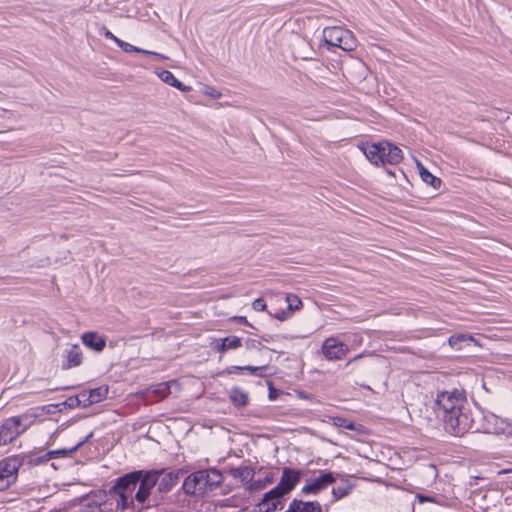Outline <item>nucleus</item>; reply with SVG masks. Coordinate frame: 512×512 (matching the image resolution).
I'll return each mask as SVG.
<instances>
[{
  "label": "nucleus",
  "mask_w": 512,
  "mask_h": 512,
  "mask_svg": "<svg viewBox=\"0 0 512 512\" xmlns=\"http://www.w3.org/2000/svg\"><path fill=\"white\" fill-rule=\"evenodd\" d=\"M466 398L457 390L442 391L437 394L435 409L445 424L447 432L462 435L471 429V419L464 411Z\"/></svg>",
  "instance_id": "f257e3e1"
},
{
  "label": "nucleus",
  "mask_w": 512,
  "mask_h": 512,
  "mask_svg": "<svg viewBox=\"0 0 512 512\" xmlns=\"http://www.w3.org/2000/svg\"><path fill=\"white\" fill-rule=\"evenodd\" d=\"M222 474L216 469L200 470L189 475L183 483V490L190 495H203L221 485Z\"/></svg>",
  "instance_id": "f03ea898"
},
{
  "label": "nucleus",
  "mask_w": 512,
  "mask_h": 512,
  "mask_svg": "<svg viewBox=\"0 0 512 512\" xmlns=\"http://www.w3.org/2000/svg\"><path fill=\"white\" fill-rule=\"evenodd\" d=\"M139 478H141V471L129 473L118 479L116 485L113 487V492L118 497L116 500L117 508L125 510L134 506Z\"/></svg>",
  "instance_id": "7ed1b4c3"
},
{
  "label": "nucleus",
  "mask_w": 512,
  "mask_h": 512,
  "mask_svg": "<svg viewBox=\"0 0 512 512\" xmlns=\"http://www.w3.org/2000/svg\"><path fill=\"white\" fill-rule=\"evenodd\" d=\"M32 422L33 417L27 414L6 419L0 426V447L14 441Z\"/></svg>",
  "instance_id": "20e7f679"
},
{
  "label": "nucleus",
  "mask_w": 512,
  "mask_h": 512,
  "mask_svg": "<svg viewBox=\"0 0 512 512\" xmlns=\"http://www.w3.org/2000/svg\"><path fill=\"white\" fill-rule=\"evenodd\" d=\"M325 42L344 51H352L357 46V40L353 33L341 26L327 27L323 30Z\"/></svg>",
  "instance_id": "39448f33"
},
{
  "label": "nucleus",
  "mask_w": 512,
  "mask_h": 512,
  "mask_svg": "<svg viewBox=\"0 0 512 512\" xmlns=\"http://www.w3.org/2000/svg\"><path fill=\"white\" fill-rule=\"evenodd\" d=\"M321 353L328 361L342 360L349 353V347L339 336H331L323 341Z\"/></svg>",
  "instance_id": "423d86ee"
},
{
  "label": "nucleus",
  "mask_w": 512,
  "mask_h": 512,
  "mask_svg": "<svg viewBox=\"0 0 512 512\" xmlns=\"http://www.w3.org/2000/svg\"><path fill=\"white\" fill-rule=\"evenodd\" d=\"M285 496L280 487L275 486L263 495L256 505V512H275L283 509Z\"/></svg>",
  "instance_id": "0eeeda50"
},
{
  "label": "nucleus",
  "mask_w": 512,
  "mask_h": 512,
  "mask_svg": "<svg viewBox=\"0 0 512 512\" xmlns=\"http://www.w3.org/2000/svg\"><path fill=\"white\" fill-rule=\"evenodd\" d=\"M159 479V472L150 471L142 472L141 478L137 484V491L135 493V500L138 504L143 505L151 494V491L157 485Z\"/></svg>",
  "instance_id": "6e6552de"
},
{
  "label": "nucleus",
  "mask_w": 512,
  "mask_h": 512,
  "mask_svg": "<svg viewBox=\"0 0 512 512\" xmlns=\"http://www.w3.org/2000/svg\"><path fill=\"white\" fill-rule=\"evenodd\" d=\"M21 461L16 457H9L0 462V490L7 489L16 479Z\"/></svg>",
  "instance_id": "1a4fd4ad"
},
{
  "label": "nucleus",
  "mask_w": 512,
  "mask_h": 512,
  "mask_svg": "<svg viewBox=\"0 0 512 512\" xmlns=\"http://www.w3.org/2000/svg\"><path fill=\"white\" fill-rule=\"evenodd\" d=\"M334 482L335 477L332 472H322L318 477L307 480L301 489V493L304 495H317Z\"/></svg>",
  "instance_id": "9d476101"
},
{
  "label": "nucleus",
  "mask_w": 512,
  "mask_h": 512,
  "mask_svg": "<svg viewBox=\"0 0 512 512\" xmlns=\"http://www.w3.org/2000/svg\"><path fill=\"white\" fill-rule=\"evenodd\" d=\"M302 472L297 469L285 467L282 471L280 482L276 487H280V490L288 495L300 482Z\"/></svg>",
  "instance_id": "9b49d317"
},
{
  "label": "nucleus",
  "mask_w": 512,
  "mask_h": 512,
  "mask_svg": "<svg viewBox=\"0 0 512 512\" xmlns=\"http://www.w3.org/2000/svg\"><path fill=\"white\" fill-rule=\"evenodd\" d=\"M484 432L489 434H505L510 431V423L492 413L484 415Z\"/></svg>",
  "instance_id": "f8f14e48"
},
{
  "label": "nucleus",
  "mask_w": 512,
  "mask_h": 512,
  "mask_svg": "<svg viewBox=\"0 0 512 512\" xmlns=\"http://www.w3.org/2000/svg\"><path fill=\"white\" fill-rule=\"evenodd\" d=\"M380 164H398L402 160V151L397 146L387 142H380Z\"/></svg>",
  "instance_id": "ddd939ff"
},
{
  "label": "nucleus",
  "mask_w": 512,
  "mask_h": 512,
  "mask_svg": "<svg viewBox=\"0 0 512 512\" xmlns=\"http://www.w3.org/2000/svg\"><path fill=\"white\" fill-rule=\"evenodd\" d=\"M62 368L70 369L79 366L82 362V352L78 345H67L62 352Z\"/></svg>",
  "instance_id": "4468645a"
},
{
  "label": "nucleus",
  "mask_w": 512,
  "mask_h": 512,
  "mask_svg": "<svg viewBox=\"0 0 512 512\" xmlns=\"http://www.w3.org/2000/svg\"><path fill=\"white\" fill-rule=\"evenodd\" d=\"M108 394V388L105 386H101L95 389H91L90 391L81 392L77 396V400L83 403V406L91 405L94 403H98L106 398Z\"/></svg>",
  "instance_id": "2eb2a0df"
},
{
  "label": "nucleus",
  "mask_w": 512,
  "mask_h": 512,
  "mask_svg": "<svg viewBox=\"0 0 512 512\" xmlns=\"http://www.w3.org/2000/svg\"><path fill=\"white\" fill-rule=\"evenodd\" d=\"M242 345L241 339L237 336H228L215 339L212 342V348L218 352L224 353L228 350H236Z\"/></svg>",
  "instance_id": "dca6fc26"
},
{
  "label": "nucleus",
  "mask_w": 512,
  "mask_h": 512,
  "mask_svg": "<svg viewBox=\"0 0 512 512\" xmlns=\"http://www.w3.org/2000/svg\"><path fill=\"white\" fill-rule=\"evenodd\" d=\"M286 512H322L321 505L316 501H302L293 499Z\"/></svg>",
  "instance_id": "f3484780"
},
{
  "label": "nucleus",
  "mask_w": 512,
  "mask_h": 512,
  "mask_svg": "<svg viewBox=\"0 0 512 512\" xmlns=\"http://www.w3.org/2000/svg\"><path fill=\"white\" fill-rule=\"evenodd\" d=\"M286 302L288 304L287 310H283L274 315V317L280 321L288 319L294 311L299 310L302 307L301 299L295 294H287Z\"/></svg>",
  "instance_id": "a211bd4d"
},
{
  "label": "nucleus",
  "mask_w": 512,
  "mask_h": 512,
  "mask_svg": "<svg viewBox=\"0 0 512 512\" xmlns=\"http://www.w3.org/2000/svg\"><path fill=\"white\" fill-rule=\"evenodd\" d=\"M82 342L85 346L100 352L104 349L106 342L103 337L95 332H87L82 335Z\"/></svg>",
  "instance_id": "6ab92c4d"
},
{
  "label": "nucleus",
  "mask_w": 512,
  "mask_h": 512,
  "mask_svg": "<svg viewBox=\"0 0 512 512\" xmlns=\"http://www.w3.org/2000/svg\"><path fill=\"white\" fill-rule=\"evenodd\" d=\"M229 474L235 478L239 479L242 483L245 484L247 488L248 484L252 482L254 477V470L249 466H241L236 468H231L229 470Z\"/></svg>",
  "instance_id": "aec40b11"
},
{
  "label": "nucleus",
  "mask_w": 512,
  "mask_h": 512,
  "mask_svg": "<svg viewBox=\"0 0 512 512\" xmlns=\"http://www.w3.org/2000/svg\"><path fill=\"white\" fill-rule=\"evenodd\" d=\"M158 77L166 84L175 87L183 92H188L191 90L189 86L184 85L180 82L175 76L168 70H161L157 72Z\"/></svg>",
  "instance_id": "412c9836"
},
{
  "label": "nucleus",
  "mask_w": 512,
  "mask_h": 512,
  "mask_svg": "<svg viewBox=\"0 0 512 512\" xmlns=\"http://www.w3.org/2000/svg\"><path fill=\"white\" fill-rule=\"evenodd\" d=\"M363 153L365 154V156L367 157V159L375 164V165H379L380 164V152H381V149H380V142L379 143H367L365 145H363L361 147Z\"/></svg>",
  "instance_id": "4be33fe9"
},
{
  "label": "nucleus",
  "mask_w": 512,
  "mask_h": 512,
  "mask_svg": "<svg viewBox=\"0 0 512 512\" xmlns=\"http://www.w3.org/2000/svg\"><path fill=\"white\" fill-rule=\"evenodd\" d=\"M275 479L276 475L274 472H266L263 479L252 480V482L248 484L247 490L250 492L262 490L272 484Z\"/></svg>",
  "instance_id": "5701e85b"
},
{
  "label": "nucleus",
  "mask_w": 512,
  "mask_h": 512,
  "mask_svg": "<svg viewBox=\"0 0 512 512\" xmlns=\"http://www.w3.org/2000/svg\"><path fill=\"white\" fill-rule=\"evenodd\" d=\"M178 476L172 472L159 473L158 489L161 492L171 490L177 484Z\"/></svg>",
  "instance_id": "b1692460"
},
{
  "label": "nucleus",
  "mask_w": 512,
  "mask_h": 512,
  "mask_svg": "<svg viewBox=\"0 0 512 512\" xmlns=\"http://www.w3.org/2000/svg\"><path fill=\"white\" fill-rule=\"evenodd\" d=\"M415 163L421 179L434 188H438L440 186L441 180L432 175L419 160L415 159Z\"/></svg>",
  "instance_id": "393cba45"
},
{
  "label": "nucleus",
  "mask_w": 512,
  "mask_h": 512,
  "mask_svg": "<svg viewBox=\"0 0 512 512\" xmlns=\"http://www.w3.org/2000/svg\"><path fill=\"white\" fill-rule=\"evenodd\" d=\"M230 399L237 406H245L248 403V394L240 388H232Z\"/></svg>",
  "instance_id": "a878e982"
},
{
  "label": "nucleus",
  "mask_w": 512,
  "mask_h": 512,
  "mask_svg": "<svg viewBox=\"0 0 512 512\" xmlns=\"http://www.w3.org/2000/svg\"><path fill=\"white\" fill-rule=\"evenodd\" d=\"M84 512H113L111 504L103 503H89Z\"/></svg>",
  "instance_id": "bb28decb"
},
{
  "label": "nucleus",
  "mask_w": 512,
  "mask_h": 512,
  "mask_svg": "<svg viewBox=\"0 0 512 512\" xmlns=\"http://www.w3.org/2000/svg\"><path fill=\"white\" fill-rule=\"evenodd\" d=\"M332 422H333V425H335L336 427H341V428H345V429H349V430L356 429V426L352 421H350L346 418H343V417H333Z\"/></svg>",
  "instance_id": "cd10ccee"
},
{
  "label": "nucleus",
  "mask_w": 512,
  "mask_h": 512,
  "mask_svg": "<svg viewBox=\"0 0 512 512\" xmlns=\"http://www.w3.org/2000/svg\"><path fill=\"white\" fill-rule=\"evenodd\" d=\"M244 372H247L253 376L263 377L265 376L266 366H243Z\"/></svg>",
  "instance_id": "c85d7f7f"
},
{
  "label": "nucleus",
  "mask_w": 512,
  "mask_h": 512,
  "mask_svg": "<svg viewBox=\"0 0 512 512\" xmlns=\"http://www.w3.org/2000/svg\"><path fill=\"white\" fill-rule=\"evenodd\" d=\"M118 46L124 51V52H127V53H130V52H137V53H142L143 54V51H145V49H141V48H138L128 42H125L123 40H121L118 44Z\"/></svg>",
  "instance_id": "c756f323"
},
{
  "label": "nucleus",
  "mask_w": 512,
  "mask_h": 512,
  "mask_svg": "<svg viewBox=\"0 0 512 512\" xmlns=\"http://www.w3.org/2000/svg\"><path fill=\"white\" fill-rule=\"evenodd\" d=\"M170 388V383H160L155 386L153 392L158 394L160 397H165L168 394V390Z\"/></svg>",
  "instance_id": "7c9ffc66"
},
{
  "label": "nucleus",
  "mask_w": 512,
  "mask_h": 512,
  "mask_svg": "<svg viewBox=\"0 0 512 512\" xmlns=\"http://www.w3.org/2000/svg\"><path fill=\"white\" fill-rule=\"evenodd\" d=\"M350 491V487L348 486H344V487H336V488H333L332 490V493L333 495L335 496L336 499H341L343 498L344 496H346Z\"/></svg>",
  "instance_id": "2f4dec72"
},
{
  "label": "nucleus",
  "mask_w": 512,
  "mask_h": 512,
  "mask_svg": "<svg viewBox=\"0 0 512 512\" xmlns=\"http://www.w3.org/2000/svg\"><path fill=\"white\" fill-rule=\"evenodd\" d=\"M467 337L465 335H454L449 338V344L451 347H457L458 344L462 341H465Z\"/></svg>",
  "instance_id": "473e14b6"
},
{
  "label": "nucleus",
  "mask_w": 512,
  "mask_h": 512,
  "mask_svg": "<svg viewBox=\"0 0 512 512\" xmlns=\"http://www.w3.org/2000/svg\"><path fill=\"white\" fill-rule=\"evenodd\" d=\"M252 307L256 311H264L266 309V303L263 299L258 298L252 303Z\"/></svg>",
  "instance_id": "72a5a7b5"
},
{
  "label": "nucleus",
  "mask_w": 512,
  "mask_h": 512,
  "mask_svg": "<svg viewBox=\"0 0 512 512\" xmlns=\"http://www.w3.org/2000/svg\"><path fill=\"white\" fill-rule=\"evenodd\" d=\"M143 54L144 55H150V56H153L156 60H159V61H162V60H166L167 57L163 54H160V53H157V52H153V51H149V50H145L143 51Z\"/></svg>",
  "instance_id": "f704fd0d"
},
{
  "label": "nucleus",
  "mask_w": 512,
  "mask_h": 512,
  "mask_svg": "<svg viewBox=\"0 0 512 512\" xmlns=\"http://www.w3.org/2000/svg\"><path fill=\"white\" fill-rule=\"evenodd\" d=\"M103 35L105 36V38L107 39H110L112 41H114L117 45L119 44V42L121 41V39H119L118 37H116L111 31L107 30V29H104V33Z\"/></svg>",
  "instance_id": "c9c22d12"
},
{
  "label": "nucleus",
  "mask_w": 512,
  "mask_h": 512,
  "mask_svg": "<svg viewBox=\"0 0 512 512\" xmlns=\"http://www.w3.org/2000/svg\"><path fill=\"white\" fill-rule=\"evenodd\" d=\"M204 93L213 98L220 97V93L212 87H206Z\"/></svg>",
  "instance_id": "e433bc0d"
},
{
  "label": "nucleus",
  "mask_w": 512,
  "mask_h": 512,
  "mask_svg": "<svg viewBox=\"0 0 512 512\" xmlns=\"http://www.w3.org/2000/svg\"><path fill=\"white\" fill-rule=\"evenodd\" d=\"M227 373L228 374H240V373H244V369H243V366H231V367L227 368Z\"/></svg>",
  "instance_id": "4c0bfd02"
},
{
  "label": "nucleus",
  "mask_w": 512,
  "mask_h": 512,
  "mask_svg": "<svg viewBox=\"0 0 512 512\" xmlns=\"http://www.w3.org/2000/svg\"><path fill=\"white\" fill-rule=\"evenodd\" d=\"M246 345L248 348H259L261 346V342L255 339H249L246 341Z\"/></svg>",
  "instance_id": "58836bf2"
},
{
  "label": "nucleus",
  "mask_w": 512,
  "mask_h": 512,
  "mask_svg": "<svg viewBox=\"0 0 512 512\" xmlns=\"http://www.w3.org/2000/svg\"><path fill=\"white\" fill-rule=\"evenodd\" d=\"M418 500L420 503L435 501L432 497H427V496H423V495H418Z\"/></svg>",
  "instance_id": "ea45409f"
},
{
  "label": "nucleus",
  "mask_w": 512,
  "mask_h": 512,
  "mask_svg": "<svg viewBox=\"0 0 512 512\" xmlns=\"http://www.w3.org/2000/svg\"><path fill=\"white\" fill-rule=\"evenodd\" d=\"M234 319L236 321H238L239 323H242L245 325H250L245 316H237V317H234Z\"/></svg>",
  "instance_id": "a19ab883"
},
{
  "label": "nucleus",
  "mask_w": 512,
  "mask_h": 512,
  "mask_svg": "<svg viewBox=\"0 0 512 512\" xmlns=\"http://www.w3.org/2000/svg\"><path fill=\"white\" fill-rule=\"evenodd\" d=\"M91 435L92 434L88 435L84 441L79 442L74 448L71 449V452L77 451L78 448L82 446L85 443V441H87L91 437Z\"/></svg>",
  "instance_id": "79ce46f5"
},
{
  "label": "nucleus",
  "mask_w": 512,
  "mask_h": 512,
  "mask_svg": "<svg viewBox=\"0 0 512 512\" xmlns=\"http://www.w3.org/2000/svg\"><path fill=\"white\" fill-rule=\"evenodd\" d=\"M261 339L267 343H270V342H273L274 341V336L272 335H265V336H262Z\"/></svg>",
  "instance_id": "37998d69"
},
{
  "label": "nucleus",
  "mask_w": 512,
  "mask_h": 512,
  "mask_svg": "<svg viewBox=\"0 0 512 512\" xmlns=\"http://www.w3.org/2000/svg\"><path fill=\"white\" fill-rule=\"evenodd\" d=\"M76 403H77V404H83L82 402H79V401L77 400V397H75V398H70V403H69V405H70V406H74Z\"/></svg>",
  "instance_id": "c03bdc74"
},
{
  "label": "nucleus",
  "mask_w": 512,
  "mask_h": 512,
  "mask_svg": "<svg viewBox=\"0 0 512 512\" xmlns=\"http://www.w3.org/2000/svg\"><path fill=\"white\" fill-rule=\"evenodd\" d=\"M505 434H509L512 436V424L510 423V431L506 432Z\"/></svg>",
  "instance_id": "a18cd8bd"
},
{
  "label": "nucleus",
  "mask_w": 512,
  "mask_h": 512,
  "mask_svg": "<svg viewBox=\"0 0 512 512\" xmlns=\"http://www.w3.org/2000/svg\"><path fill=\"white\" fill-rule=\"evenodd\" d=\"M56 453H60V451H52V452H49V455L51 456V455H54V454H56Z\"/></svg>",
  "instance_id": "49530a36"
}]
</instances>
